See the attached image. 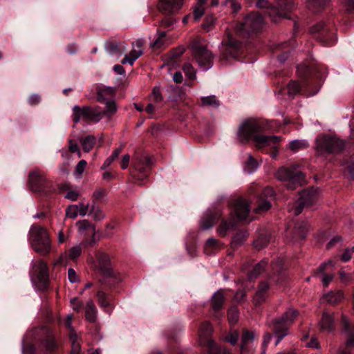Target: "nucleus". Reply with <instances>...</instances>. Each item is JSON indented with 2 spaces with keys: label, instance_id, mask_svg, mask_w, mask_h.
Listing matches in <instances>:
<instances>
[{
  "label": "nucleus",
  "instance_id": "nucleus-1",
  "mask_svg": "<svg viewBox=\"0 0 354 354\" xmlns=\"http://www.w3.org/2000/svg\"><path fill=\"white\" fill-rule=\"evenodd\" d=\"M271 123L270 121H260L252 119L245 120L238 129V141L241 144H247L252 140L258 148H263L271 144L278 143L280 137L259 134L269 131L272 127Z\"/></svg>",
  "mask_w": 354,
  "mask_h": 354
},
{
  "label": "nucleus",
  "instance_id": "nucleus-2",
  "mask_svg": "<svg viewBox=\"0 0 354 354\" xmlns=\"http://www.w3.org/2000/svg\"><path fill=\"white\" fill-rule=\"evenodd\" d=\"M299 315L296 309L289 308L281 317L273 319L269 326L276 337L275 346L289 334V329Z\"/></svg>",
  "mask_w": 354,
  "mask_h": 354
},
{
  "label": "nucleus",
  "instance_id": "nucleus-3",
  "mask_svg": "<svg viewBox=\"0 0 354 354\" xmlns=\"http://www.w3.org/2000/svg\"><path fill=\"white\" fill-rule=\"evenodd\" d=\"M250 211L249 203L245 199L240 197L235 200L233 212L236 218L232 216L229 221L222 219L217 228L218 234L221 237L225 236L227 232L235 226L236 221L245 220L248 216Z\"/></svg>",
  "mask_w": 354,
  "mask_h": 354
},
{
  "label": "nucleus",
  "instance_id": "nucleus-4",
  "mask_svg": "<svg viewBox=\"0 0 354 354\" xmlns=\"http://www.w3.org/2000/svg\"><path fill=\"white\" fill-rule=\"evenodd\" d=\"M29 234L30 243L35 252L43 256L50 253L51 241L46 227L36 224L33 225Z\"/></svg>",
  "mask_w": 354,
  "mask_h": 354
},
{
  "label": "nucleus",
  "instance_id": "nucleus-5",
  "mask_svg": "<svg viewBox=\"0 0 354 354\" xmlns=\"http://www.w3.org/2000/svg\"><path fill=\"white\" fill-rule=\"evenodd\" d=\"M95 257L94 269L99 272L104 279L108 280L104 283L114 286L122 281L121 275L113 270L111 257L107 253L99 251L96 253Z\"/></svg>",
  "mask_w": 354,
  "mask_h": 354
},
{
  "label": "nucleus",
  "instance_id": "nucleus-6",
  "mask_svg": "<svg viewBox=\"0 0 354 354\" xmlns=\"http://www.w3.org/2000/svg\"><path fill=\"white\" fill-rule=\"evenodd\" d=\"M345 147V142L336 136L322 134L315 140V151L318 155L340 153Z\"/></svg>",
  "mask_w": 354,
  "mask_h": 354
},
{
  "label": "nucleus",
  "instance_id": "nucleus-7",
  "mask_svg": "<svg viewBox=\"0 0 354 354\" xmlns=\"http://www.w3.org/2000/svg\"><path fill=\"white\" fill-rule=\"evenodd\" d=\"M151 166V160L149 156H136L132 162V168L130 169V176L132 182L142 185L144 181L147 179Z\"/></svg>",
  "mask_w": 354,
  "mask_h": 354
},
{
  "label": "nucleus",
  "instance_id": "nucleus-8",
  "mask_svg": "<svg viewBox=\"0 0 354 354\" xmlns=\"http://www.w3.org/2000/svg\"><path fill=\"white\" fill-rule=\"evenodd\" d=\"M39 346L45 351L44 354H50L57 349V342L53 329L48 327L42 328V337ZM24 354H37V348L35 345L29 344L24 348Z\"/></svg>",
  "mask_w": 354,
  "mask_h": 354
},
{
  "label": "nucleus",
  "instance_id": "nucleus-9",
  "mask_svg": "<svg viewBox=\"0 0 354 354\" xmlns=\"http://www.w3.org/2000/svg\"><path fill=\"white\" fill-rule=\"evenodd\" d=\"M189 46L194 59L203 70L207 71L212 67L214 55L205 46L202 44L200 41L194 40L191 42Z\"/></svg>",
  "mask_w": 354,
  "mask_h": 354
},
{
  "label": "nucleus",
  "instance_id": "nucleus-10",
  "mask_svg": "<svg viewBox=\"0 0 354 354\" xmlns=\"http://www.w3.org/2000/svg\"><path fill=\"white\" fill-rule=\"evenodd\" d=\"M275 176L281 181L287 182L288 189L292 190L301 185L302 182L304 180V174L297 170V167L295 166L279 168Z\"/></svg>",
  "mask_w": 354,
  "mask_h": 354
},
{
  "label": "nucleus",
  "instance_id": "nucleus-11",
  "mask_svg": "<svg viewBox=\"0 0 354 354\" xmlns=\"http://www.w3.org/2000/svg\"><path fill=\"white\" fill-rule=\"evenodd\" d=\"M73 121L77 124L80 120L97 122L102 119V113L99 106L75 105L73 107Z\"/></svg>",
  "mask_w": 354,
  "mask_h": 354
},
{
  "label": "nucleus",
  "instance_id": "nucleus-12",
  "mask_svg": "<svg viewBox=\"0 0 354 354\" xmlns=\"http://www.w3.org/2000/svg\"><path fill=\"white\" fill-rule=\"evenodd\" d=\"M310 32L317 35V39L326 46H332L337 41L335 29L329 24L319 22L311 27Z\"/></svg>",
  "mask_w": 354,
  "mask_h": 354
},
{
  "label": "nucleus",
  "instance_id": "nucleus-13",
  "mask_svg": "<svg viewBox=\"0 0 354 354\" xmlns=\"http://www.w3.org/2000/svg\"><path fill=\"white\" fill-rule=\"evenodd\" d=\"M288 275L281 261H273L271 263V270L268 277L270 286L281 287L288 281Z\"/></svg>",
  "mask_w": 354,
  "mask_h": 354
},
{
  "label": "nucleus",
  "instance_id": "nucleus-14",
  "mask_svg": "<svg viewBox=\"0 0 354 354\" xmlns=\"http://www.w3.org/2000/svg\"><path fill=\"white\" fill-rule=\"evenodd\" d=\"M318 189L310 187L304 189L299 193V197L295 203L294 207V214L298 216L301 213L304 208L310 207L313 205L318 200Z\"/></svg>",
  "mask_w": 354,
  "mask_h": 354
},
{
  "label": "nucleus",
  "instance_id": "nucleus-15",
  "mask_svg": "<svg viewBox=\"0 0 354 354\" xmlns=\"http://www.w3.org/2000/svg\"><path fill=\"white\" fill-rule=\"evenodd\" d=\"M293 7V0H277L276 5L270 8L269 17L273 22L281 18L289 19Z\"/></svg>",
  "mask_w": 354,
  "mask_h": 354
},
{
  "label": "nucleus",
  "instance_id": "nucleus-16",
  "mask_svg": "<svg viewBox=\"0 0 354 354\" xmlns=\"http://www.w3.org/2000/svg\"><path fill=\"white\" fill-rule=\"evenodd\" d=\"M264 24L263 16L259 12H251L243 19L240 24V30L252 34L260 31Z\"/></svg>",
  "mask_w": 354,
  "mask_h": 354
},
{
  "label": "nucleus",
  "instance_id": "nucleus-17",
  "mask_svg": "<svg viewBox=\"0 0 354 354\" xmlns=\"http://www.w3.org/2000/svg\"><path fill=\"white\" fill-rule=\"evenodd\" d=\"M28 185L35 192L46 193L49 191V182L37 171H32L28 175Z\"/></svg>",
  "mask_w": 354,
  "mask_h": 354
},
{
  "label": "nucleus",
  "instance_id": "nucleus-18",
  "mask_svg": "<svg viewBox=\"0 0 354 354\" xmlns=\"http://www.w3.org/2000/svg\"><path fill=\"white\" fill-rule=\"evenodd\" d=\"M242 42L232 37H228L222 50L223 59L236 58L242 52Z\"/></svg>",
  "mask_w": 354,
  "mask_h": 354
},
{
  "label": "nucleus",
  "instance_id": "nucleus-19",
  "mask_svg": "<svg viewBox=\"0 0 354 354\" xmlns=\"http://www.w3.org/2000/svg\"><path fill=\"white\" fill-rule=\"evenodd\" d=\"M35 280L40 290H45L48 284V269L46 262L41 260L34 266Z\"/></svg>",
  "mask_w": 354,
  "mask_h": 354
},
{
  "label": "nucleus",
  "instance_id": "nucleus-20",
  "mask_svg": "<svg viewBox=\"0 0 354 354\" xmlns=\"http://www.w3.org/2000/svg\"><path fill=\"white\" fill-rule=\"evenodd\" d=\"M275 192L272 187H265L258 199V205L255 208L254 211L257 214L268 211L271 207L270 200L274 198Z\"/></svg>",
  "mask_w": 354,
  "mask_h": 354
},
{
  "label": "nucleus",
  "instance_id": "nucleus-21",
  "mask_svg": "<svg viewBox=\"0 0 354 354\" xmlns=\"http://www.w3.org/2000/svg\"><path fill=\"white\" fill-rule=\"evenodd\" d=\"M222 216L221 210L215 209L207 211L200 221V227L203 230H207L213 227V225L221 218Z\"/></svg>",
  "mask_w": 354,
  "mask_h": 354
},
{
  "label": "nucleus",
  "instance_id": "nucleus-22",
  "mask_svg": "<svg viewBox=\"0 0 354 354\" xmlns=\"http://www.w3.org/2000/svg\"><path fill=\"white\" fill-rule=\"evenodd\" d=\"M183 0H158V9L165 14H174L183 6Z\"/></svg>",
  "mask_w": 354,
  "mask_h": 354
},
{
  "label": "nucleus",
  "instance_id": "nucleus-23",
  "mask_svg": "<svg viewBox=\"0 0 354 354\" xmlns=\"http://www.w3.org/2000/svg\"><path fill=\"white\" fill-rule=\"evenodd\" d=\"M255 338V333L248 329H243L240 344V354H252L250 344Z\"/></svg>",
  "mask_w": 354,
  "mask_h": 354
},
{
  "label": "nucleus",
  "instance_id": "nucleus-24",
  "mask_svg": "<svg viewBox=\"0 0 354 354\" xmlns=\"http://www.w3.org/2000/svg\"><path fill=\"white\" fill-rule=\"evenodd\" d=\"M334 263L331 260L322 263L317 269L316 276L319 277L324 287H327L334 277V274L325 272L328 266L333 267Z\"/></svg>",
  "mask_w": 354,
  "mask_h": 354
},
{
  "label": "nucleus",
  "instance_id": "nucleus-25",
  "mask_svg": "<svg viewBox=\"0 0 354 354\" xmlns=\"http://www.w3.org/2000/svg\"><path fill=\"white\" fill-rule=\"evenodd\" d=\"M82 248L80 245L72 247L68 252L62 254L55 262V265L66 266L68 260H75L82 254Z\"/></svg>",
  "mask_w": 354,
  "mask_h": 354
},
{
  "label": "nucleus",
  "instance_id": "nucleus-26",
  "mask_svg": "<svg viewBox=\"0 0 354 354\" xmlns=\"http://www.w3.org/2000/svg\"><path fill=\"white\" fill-rule=\"evenodd\" d=\"M270 286L268 281H260L257 292L253 297V303L254 306H258L266 301L268 297V290Z\"/></svg>",
  "mask_w": 354,
  "mask_h": 354
},
{
  "label": "nucleus",
  "instance_id": "nucleus-27",
  "mask_svg": "<svg viewBox=\"0 0 354 354\" xmlns=\"http://www.w3.org/2000/svg\"><path fill=\"white\" fill-rule=\"evenodd\" d=\"M116 89L114 87L111 86H98L96 89L97 100L99 102H104L105 100H109V97H113L115 96Z\"/></svg>",
  "mask_w": 354,
  "mask_h": 354
},
{
  "label": "nucleus",
  "instance_id": "nucleus-28",
  "mask_svg": "<svg viewBox=\"0 0 354 354\" xmlns=\"http://www.w3.org/2000/svg\"><path fill=\"white\" fill-rule=\"evenodd\" d=\"M319 325L320 330L333 332L335 328L333 316L328 313L324 312L322 319L319 322Z\"/></svg>",
  "mask_w": 354,
  "mask_h": 354
},
{
  "label": "nucleus",
  "instance_id": "nucleus-29",
  "mask_svg": "<svg viewBox=\"0 0 354 354\" xmlns=\"http://www.w3.org/2000/svg\"><path fill=\"white\" fill-rule=\"evenodd\" d=\"M225 297L222 290H218L212 297L210 300L211 308L215 314L218 313L223 306Z\"/></svg>",
  "mask_w": 354,
  "mask_h": 354
},
{
  "label": "nucleus",
  "instance_id": "nucleus-30",
  "mask_svg": "<svg viewBox=\"0 0 354 354\" xmlns=\"http://www.w3.org/2000/svg\"><path fill=\"white\" fill-rule=\"evenodd\" d=\"M308 230V223L306 221H299L295 224L292 233L293 239L296 241L304 239Z\"/></svg>",
  "mask_w": 354,
  "mask_h": 354
},
{
  "label": "nucleus",
  "instance_id": "nucleus-31",
  "mask_svg": "<svg viewBox=\"0 0 354 354\" xmlns=\"http://www.w3.org/2000/svg\"><path fill=\"white\" fill-rule=\"evenodd\" d=\"M315 79L316 83L314 82L313 79L306 80L305 83L308 86L310 95H314L318 93L324 82L322 77L319 75H316Z\"/></svg>",
  "mask_w": 354,
  "mask_h": 354
},
{
  "label": "nucleus",
  "instance_id": "nucleus-32",
  "mask_svg": "<svg viewBox=\"0 0 354 354\" xmlns=\"http://www.w3.org/2000/svg\"><path fill=\"white\" fill-rule=\"evenodd\" d=\"M206 348L209 354H232L230 351L225 348L218 346L212 339L207 340Z\"/></svg>",
  "mask_w": 354,
  "mask_h": 354
},
{
  "label": "nucleus",
  "instance_id": "nucleus-33",
  "mask_svg": "<svg viewBox=\"0 0 354 354\" xmlns=\"http://www.w3.org/2000/svg\"><path fill=\"white\" fill-rule=\"evenodd\" d=\"M268 261L266 259L261 260L259 263L256 264L252 270L248 273V279L252 281L257 278L265 270L268 266Z\"/></svg>",
  "mask_w": 354,
  "mask_h": 354
},
{
  "label": "nucleus",
  "instance_id": "nucleus-34",
  "mask_svg": "<svg viewBox=\"0 0 354 354\" xmlns=\"http://www.w3.org/2000/svg\"><path fill=\"white\" fill-rule=\"evenodd\" d=\"M97 308L92 300H89L86 303L85 310V318L91 322L95 323L97 319Z\"/></svg>",
  "mask_w": 354,
  "mask_h": 354
},
{
  "label": "nucleus",
  "instance_id": "nucleus-35",
  "mask_svg": "<svg viewBox=\"0 0 354 354\" xmlns=\"http://www.w3.org/2000/svg\"><path fill=\"white\" fill-rule=\"evenodd\" d=\"M104 103L105 104V109L104 110H101L102 118L106 115L110 118L116 113L118 106L113 100H105Z\"/></svg>",
  "mask_w": 354,
  "mask_h": 354
},
{
  "label": "nucleus",
  "instance_id": "nucleus-36",
  "mask_svg": "<svg viewBox=\"0 0 354 354\" xmlns=\"http://www.w3.org/2000/svg\"><path fill=\"white\" fill-rule=\"evenodd\" d=\"M200 106L216 109L220 106V101L214 95L201 97Z\"/></svg>",
  "mask_w": 354,
  "mask_h": 354
},
{
  "label": "nucleus",
  "instance_id": "nucleus-37",
  "mask_svg": "<svg viewBox=\"0 0 354 354\" xmlns=\"http://www.w3.org/2000/svg\"><path fill=\"white\" fill-rule=\"evenodd\" d=\"M143 53L142 50H136V48H133L129 55H125L124 57L122 59L121 63L122 64H125L129 63L131 66H132L134 62L138 59Z\"/></svg>",
  "mask_w": 354,
  "mask_h": 354
},
{
  "label": "nucleus",
  "instance_id": "nucleus-38",
  "mask_svg": "<svg viewBox=\"0 0 354 354\" xmlns=\"http://www.w3.org/2000/svg\"><path fill=\"white\" fill-rule=\"evenodd\" d=\"M82 149L84 152H89L96 143V138L93 135H89L80 140Z\"/></svg>",
  "mask_w": 354,
  "mask_h": 354
},
{
  "label": "nucleus",
  "instance_id": "nucleus-39",
  "mask_svg": "<svg viewBox=\"0 0 354 354\" xmlns=\"http://www.w3.org/2000/svg\"><path fill=\"white\" fill-rule=\"evenodd\" d=\"M212 324L207 321L203 322L200 326L199 335H200L201 339H202V338L205 339L204 344H205V347H206L207 340L209 339L207 337L212 334Z\"/></svg>",
  "mask_w": 354,
  "mask_h": 354
},
{
  "label": "nucleus",
  "instance_id": "nucleus-40",
  "mask_svg": "<svg viewBox=\"0 0 354 354\" xmlns=\"http://www.w3.org/2000/svg\"><path fill=\"white\" fill-rule=\"evenodd\" d=\"M248 237V233L245 231L238 232L233 237L231 241L232 248H238L245 243Z\"/></svg>",
  "mask_w": 354,
  "mask_h": 354
},
{
  "label": "nucleus",
  "instance_id": "nucleus-41",
  "mask_svg": "<svg viewBox=\"0 0 354 354\" xmlns=\"http://www.w3.org/2000/svg\"><path fill=\"white\" fill-rule=\"evenodd\" d=\"M344 297V294L341 290L330 291L325 295L326 300L331 304H336L339 302Z\"/></svg>",
  "mask_w": 354,
  "mask_h": 354
},
{
  "label": "nucleus",
  "instance_id": "nucleus-42",
  "mask_svg": "<svg viewBox=\"0 0 354 354\" xmlns=\"http://www.w3.org/2000/svg\"><path fill=\"white\" fill-rule=\"evenodd\" d=\"M219 249V243L214 238H209L207 240L204 251L207 255L212 254Z\"/></svg>",
  "mask_w": 354,
  "mask_h": 354
},
{
  "label": "nucleus",
  "instance_id": "nucleus-43",
  "mask_svg": "<svg viewBox=\"0 0 354 354\" xmlns=\"http://www.w3.org/2000/svg\"><path fill=\"white\" fill-rule=\"evenodd\" d=\"M107 195V190L103 187H97L92 194L93 204L102 202Z\"/></svg>",
  "mask_w": 354,
  "mask_h": 354
},
{
  "label": "nucleus",
  "instance_id": "nucleus-44",
  "mask_svg": "<svg viewBox=\"0 0 354 354\" xmlns=\"http://www.w3.org/2000/svg\"><path fill=\"white\" fill-rule=\"evenodd\" d=\"M69 339L71 342V354H80L81 346L78 342V337L75 333H69Z\"/></svg>",
  "mask_w": 354,
  "mask_h": 354
},
{
  "label": "nucleus",
  "instance_id": "nucleus-45",
  "mask_svg": "<svg viewBox=\"0 0 354 354\" xmlns=\"http://www.w3.org/2000/svg\"><path fill=\"white\" fill-rule=\"evenodd\" d=\"M309 144L305 140H294L290 142L289 148L291 151L295 152L302 149L308 147Z\"/></svg>",
  "mask_w": 354,
  "mask_h": 354
},
{
  "label": "nucleus",
  "instance_id": "nucleus-46",
  "mask_svg": "<svg viewBox=\"0 0 354 354\" xmlns=\"http://www.w3.org/2000/svg\"><path fill=\"white\" fill-rule=\"evenodd\" d=\"M270 242V236L268 234H261L256 240L253 242V245L258 250H261L266 246Z\"/></svg>",
  "mask_w": 354,
  "mask_h": 354
},
{
  "label": "nucleus",
  "instance_id": "nucleus-47",
  "mask_svg": "<svg viewBox=\"0 0 354 354\" xmlns=\"http://www.w3.org/2000/svg\"><path fill=\"white\" fill-rule=\"evenodd\" d=\"M329 0H308V6L309 9L314 12H317L324 8Z\"/></svg>",
  "mask_w": 354,
  "mask_h": 354
},
{
  "label": "nucleus",
  "instance_id": "nucleus-48",
  "mask_svg": "<svg viewBox=\"0 0 354 354\" xmlns=\"http://www.w3.org/2000/svg\"><path fill=\"white\" fill-rule=\"evenodd\" d=\"M97 297L98 304L101 308H105L111 306L108 295L104 292L99 290L97 292Z\"/></svg>",
  "mask_w": 354,
  "mask_h": 354
},
{
  "label": "nucleus",
  "instance_id": "nucleus-49",
  "mask_svg": "<svg viewBox=\"0 0 354 354\" xmlns=\"http://www.w3.org/2000/svg\"><path fill=\"white\" fill-rule=\"evenodd\" d=\"M239 312L236 306H232L227 311V319L231 324H234L239 319Z\"/></svg>",
  "mask_w": 354,
  "mask_h": 354
},
{
  "label": "nucleus",
  "instance_id": "nucleus-50",
  "mask_svg": "<svg viewBox=\"0 0 354 354\" xmlns=\"http://www.w3.org/2000/svg\"><path fill=\"white\" fill-rule=\"evenodd\" d=\"M90 214L96 221H100L104 218V214L99 207H96L95 204H93L90 209Z\"/></svg>",
  "mask_w": 354,
  "mask_h": 354
},
{
  "label": "nucleus",
  "instance_id": "nucleus-51",
  "mask_svg": "<svg viewBox=\"0 0 354 354\" xmlns=\"http://www.w3.org/2000/svg\"><path fill=\"white\" fill-rule=\"evenodd\" d=\"M258 167L257 161L252 156V155H248V159L245 162V169L248 173H252L254 170H256Z\"/></svg>",
  "mask_w": 354,
  "mask_h": 354
},
{
  "label": "nucleus",
  "instance_id": "nucleus-52",
  "mask_svg": "<svg viewBox=\"0 0 354 354\" xmlns=\"http://www.w3.org/2000/svg\"><path fill=\"white\" fill-rule=\"evenodd\" d=\"M301 86L295 81H291L288 84V94L290 96H295L300 91Z\"/></svg>",
  "mask_w": 354,
  "mask_h": 354
},
{
  "label": "nucleus",
  "instance_id": "nucleus-53",
  "mask_svg": "<svg viewBox=\"0 0 354 354\" xmlns=\"http://www.w3.org/2000/svg\"><path fill=\"white\" fill-rule=\"evenodd\" d=\"M183 71L187 77L190 80H194L196 78V71L191 64L185 63L183 66Z\"/></svg>",
  "mask_w": 354,
  "mask_h": 354
},
{
  "label": "nucleus",
  "instance_id": "nucleus-54",
  "mask_svg": "<svg viewBox=\"0 0 354 354\" xmlns=\"http://www.w3.org/2000/svg\"><path fill=\"white\" fill-rule=\"evenodd\" d=\"M157 35H158V37L151 45V47H153V48H154V47L160 48L165 44L163 39L166 36V32L164 31L158 30Z\"/></svg>",
  "mask_w": 354,
  "mask_h": 354
},
{
  "label": "nucleus",
  "instance_id": "nucleus-55",
  "mask_svg": "<svg viewBox=\"0 0 354 354\" xmlns=\"http://www.w3.org/2000/svg\"><path fill=\"white\" fill-rule=\"evenodd\" d=\"M185 51V48L183 46H180L176 48L172 49L169 52V57L171 59L175 61L176 59L180 57Z\"/></svg>",
  "mask_w": 354,
  "mask_h": 354
},
{
  "label": "nucleus",
  "instance_id": "nucleus-56",
  "mask_svg": "<svg viewBox=\"0 0 354 354\" xmlns=\"http://www.w3.org/2000/svg\"><path fill=\"white\" fill-rule=\"evenodd\" d=\"M215 18L213 16L205 17L202 24V28L207 32H209L214 24Z\"/></svg>",
  "mask_w": 354,
  "mask_h": 354
},
{
  "label": "nucleus",
  "instance_id": "nucleus-57",
  "mask_svg": "<svg viewBox=\"0 0 354 354\" xmlns=\"http://www.w3.org/2000/svg\"><path fill=\"white\" fill-rule=\"evenodd\" d=\"M239 338V333L237 330H234L230 332L226 337L225 340L230 343L231 345L235 346L237 344L238 339Z\"/></svg>",
  "mask_w": 354,
  "mask_h": 354
},
{
  "label": "nucleus",
  "instance_id": "nucleus-58",
  "mask_svg": "<svg viewBox=\"0 0 354 354\" xmlns=\"http://www.w3.org/2000/svg\"><path fill=\"white\" fill-rule=\"evenodd\" d=\"M106 50L110 54H117L120 53L118 44L116 41H110L106 43Z\"/></svg>",
  "mask_w": 354,
  "mask_h": 354
},
{
  "label": "nucleus",
  "instance_id": "nucleus-59",
  "mask_svg": "<svg viewBox=\"0 0 354 354\" xmlns=\"http://www.w3.org/2000/svg\"><path fill=\"white\" fill-rule=\"evenodd\" d=\"M204 15L203 5L196 3L194 12L193 16L195 21H198Z\"/></svg>",
  "mask_w": 354,
  "mask_h": 354
},
{
  "label": "nucleus",
  "instance_id": "nucleus-60",
  "mask_svg": "<svg viewBox=\"0 0 354 354\" xmlns=\"http://www.w3.org/2000/svg\"><path fill=\"white\" fill-rule=\"evenodd\" d=\"M341 1L348 14H354V0H341Z\"/></svg>",
  "mask_w": 354,
  "mask_h": 354
},
{
  "label": "nucleus",
  "instance_id": "nucleus-61",
  "mask_svg": "<svg viewBox=\"0 0 354 354\" xmlns=\"http://www.w3.org/2000/svg\"><path fill=\"white\" fill-rule=\"evenodd\" d=\"M297 71L299 75L304 78H307L311 72V69L309 66L300 65L297 66Z\"/></svg>",
  "mask_w": 354,
  "mask_h": 354
},
{
  "label": "nucleus",
  "instance_id": "nucleus-62",
  "mask_svg": "<svg viewBox=\"0 0 354 354\" xmlns=\"http://www.w3.org/2000/svg\"><path fill=\"white\" fill-rule=\"evenodd\" d=\"M78 214L77 207L76 205H72L67 207L66 210V215L71 218H75Z\"/></svg>",
  "mask_w": 354,
  "mask_h": 354
},
{
  "label": "nucleus",
  "instance_id": "nucleus-63",
  "mask_svg": "<svg viewBox=\"0 0 354 354\" xmlns=\"http://www.w3.org/2000/svg\"><path fill=\"white\" fill-rule=\"evenodd\" d=\"M152 97L155 102H162L163 98L160 93V89L158 86H154L152 90Z\"/></svg>",
  "mask_w": 354,
  "mask_h": 354
},
{
  "label": "nucleus",
  "instance_id": "nucleus-64",
  "mask_svg": "<svg viewBox=\"0 0 354 354\" xmlns=\"http://www.w3.org/2000/svg\"><path fill=\"white\" fill-rule=\"evenodd\" d=\"M78 230L80 232L88 229L92 226L91 223L87 220L79 221L76 223Z\"/></svg>",
  "mask_w": 354,
  "mask_h": 354
}]
</instances>
